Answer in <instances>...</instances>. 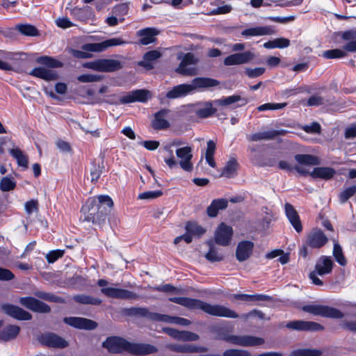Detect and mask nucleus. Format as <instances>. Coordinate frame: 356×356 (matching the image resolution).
Returning a JSON list of instances; mask_svg holds the SVG:
<instances>
[{"instance_id":"c85d7f7f","label":"nucleus","mask_w":356,"mask_h":356,"mask_svg":"<svg viewBox=\"0 0 356 356\" xmlns=\"http://www.w3.org/2000/svg\"><path fill=\"white\" fill-rule=\"evenodd\" d=\"M127 314L131 316H139L147 318L149 320L159 321L161 314L150 312L147 309L143 307H132L127 310Z\"/></svg>"},{"instance_id":"bb28decb","label":"nucleus","mask_w":356,"mask_h":356,"mask_svg":"<svg viewBox=\"0 0 356 356\" xmlns=\"http://www.w3.org/2000/svg\"><path fill=\"white\" fill-rule=\"evenodd\" d=\"M161 55V53L158 50L149 51L144 54L143 60L140 61L138 65L147 70H152L154 68L153 62L160 58Z\"/></svg>"},{"instance_id":"6e6d98bb","label":"nucleus","mask_w":356,"mask_h":356,"mask_svg":"<svg viewBox=\"0 0 356 356\" xmlns=\"http://www.w3.org/2000/svg\"><path fill=\"white\" fill-rule=\"evenodd\" d=\"M220 339L230 342L234 345L243 346V336L228 334L224 335Z\"/></svg>"},{"instance_id":"473e14b6","label":"nucleus","mask_w":356,"mask_h":356,"mask_svg":"<svg viewBox=\"0 0 356 356\" xmlns=\"http://www.w3.org/2000/svg\"><path fill=\"white\" fill-rule=\"evenodd\" d=\"M335 170L330 167H317L314 168L313 171L309 173L313 178H321L323 179H330L335 174Z\"/></svg>"},{"instance_id":"4468645a","label":"nucleus","mask_w":356,"mask_h":356,"mask_svg":"<svg viewBox=\"0 0 356 356\" xmlns=\"http://www.w3.org/2000/svg\"><path fill=\"white\" fill-rule=\"evenodd\" d=\"M176 155L180 159L179 164L180 167L186 172H191L193 166L191 162L193 157L192 149L186 146L177 149Z\"/></svg>"},{"instance_id":"de8ad7c7","label":"nucleus","mask_w":356,"mask_h":356,"mask_svg":"<svg viewBox=\"0 0 356 356\" xmlns=\"http://www.w3.org/2000/svg\"><path fill=\"white\" fill-rule=\"evenodd\" d=\"M17 30L23 35L27 36L38 35V29L33 25L19 24L17 26Z\"/></svg>"},{"instance_id":"58836bf2","label":"nucleus","mask_w":356,"mask_h":356,"mask_svg":"<svg viewBox=\"0 0 356 356\" xmlns=\"http://www.w3.org/2000/svg\"><path fill=\"white\" fill-rule=\"evenodd\" d=\"M9 152L12 156L16 159L18 165L24 168L28 167V158L20 149L13 148Z\"/></svg>"},{"instance_id":"1a4fd4ad","label":"nucleus","mask_w":356,"mask_h":356,"mask_svg":"<svg viewBox=\"0 0 356 356\" xmlns=\"http://www.w3.org/2000/svg\"><path fill=\"white\" fill-rule=\"evenodd\" d=\"M197 61L193 54L187 53L183 56L175 72L184 76H195L197 74V70L195 66Z\"/></svg>"},{"instance_id":"cd10ccee","label":"nucleus","mask_w":356,"mask_h":356,"mask_svg":"<svg viewBox=\"0 0 356 356\" xmlns=\"http://www.w3.org/2000/svg\"><path fill=\"white\" fill-rule=\"evenodd\" d=\"M20 332V327L16 325H8L0 330V341H9L15 339Z\"/></svg>"},{"instance_id":"4be33fe9","label":"nucleus","mask_w":356,"mask_h":356,"mask_svg":"<svg viewBox=\"0 0 356 356\" xmlns=\"http://www.w3.org/2000/svg\"><path fill=\"white\" fill-rule=\"evenodd\" d=\"M168 348L172 351L180 353H205L208 351V348L205 346L189 343L170 344Z\"/></svg>"},{"instance_id":"09e8293b","label":"nucleus","mask_w":356,"mask_h":356,"mask_svg":"<svg viewBox=\"0 0 356 356\" xmlns=\"http://www.w3.org/2000/svg\"><path fill=\"white\" fill-rule=\"evenodd\" d=\"M264 343V339L260 337L243 335V346H255L262 345Z\"/></svg>"},{"instance_id":"79ce46f5","label":"nucleus","mask_w":356,"mask_h":356,"mask_svg":"<svg viewBox=\"0 0 356 356\" xmlns=\"http://www.w3.org/2000/svg\"><path fill=\"white\" fill-rule=\"evenodd\" d=\"M74 300L81 304H88L92 305H99L102 303V300L88 295H78L74 297Z\"/></svg>"},{"instance_id":"13d9d810","label":"nucleus","mask_w":356,"mask_h":356,"mask_svg":"<svg viewBox=\"0 0 356 356\" xmlns=\"http://www.w3.org/2000/svg\"><path fill=\"white\" fill-rule=\"evenodd\" d=\"M223 356H252L250 352L241 349H228L224 351Z\"/></svg>"},{"instance_id":"ddd939ff","label":"nucleus","mask_w":356,"mask_h":356,"mask_svg":"<svg viewBox=\"0 0 356 356\" xmlns=\"http://www.w3.org/2000/svg\"><path fill=\"white\" fill-rule=\"evenodd\" d=\"M151 97L149 90L138 89L128 92L120 99V104H129L136 102H146Z\"/></svg>"},{"instance_id":"7c9ffc66","label":"nucleus","mask_w":356,"mask_h":356,"mask_svg":"<svg viewBox=\"0 0 356 356\" xmlns=\"http://www.w3.org/2000/svg\"><path fill=\"white\" fill-rule=\"evenodd\" d=\"M228 202L225 199H216L212 201L211 204L207 209V215L209 217H216L219 210L227 208Z\"/></svg>"},{"instance_id":"f704fd0d","label":"nucleus","mask_w":356,"mask_h":356,"mask_svg":"<svg viewBox=\"0 0 356 356\" xmlns=\"http://www.w3.org/2000/svg\"><path fill=\"white\" fill-rule=\"evenodd\" d=\"M104 170V165L102 161H94L90 170L91 182H97L102 175Z\"/></svg>"},{"instance_id":"680f3d73","label":"nucleus","mask_w":356,"mask_h":356,"mask_svg":"<svg viewBox=\"0 0 356 356\" xmlns=\"http://www.w3.org/2000/svg\"><path fill=\"white\" fill-rule=\"evenodd\" d=\"M265 72V68L256 67L254 69L247 67L245 68V73L249 78H256L262 75Z\"/></svg>"},{"instance_id":"393cba45","label":"nucleus","mask_w":356,"mask_h":356,"mask_svg":"<svg viewBox=\"0 0 356 356\" xmlns=\"http://www.w3.org/2000/svg\"><path fill=\"white\" fill-rule=\"evenodd\" d=\"M159 31L154 28H146L140 30L137 35L140 37V43L143 45H147L156 41L155 36Z\"/></svg>"},{"instance_id":"f3484780","label":"nucleus","mask_w":356,"mask_h":356,"mask_svg":"<svg viewBox=\"0 0 356 356\" xmlns=\"http://www.w3.org/2000/svg\"><path fill=\"white\" fill-rule=\"evenodd\" d=\"M327 237L322 230L314 229L307 234V245L312 248H321L327 243Z\"/></svg>"},{"instance_id":"dca6fc26","label":"nucleus","mask_w":356,"mask_h":356,"mask_svg":"<svg viewBox=\"0 0 356 356\" xmlns=\"http://www.w3.org/2000/svg\"><path fill=\"white\" fill-rule=\"evenodd\" d=\"M19 302L26 308L35 312L49 313L51 310L47 304L32 297L21 298Z\"/></svg>"},{"instance_id":"a211bd4d","label":"nucleus","mask_w":356,"mask_h":356,"mask_svg":"<svg viewBox=\"0 0 356 356\" xmlns=\"http://www.w3.org/2000/svg\"><path fill=\"white\" fill-rule=\"evenodd\" d=\"M286 327L291 330L303 331H321L324 330V327L318 323L304 321L289 322Z\"/></svg>"},{"instance_id":"4d7b16f0","label":"nucleus","mask_w":356,"mask_h":356,"mask_svg":"<svg viewBox=\"0 0 356 356\" xmlns=\"http://www.w3.org/2000/svg\"><path fill=\"white\" fill-rule=\"evenodd\" d=\"M356 193V186H353L346 188L339 195L341 202H346L350 197H351Z\"/></svg>"},{"instance_id":"8fccbe9b","label":"nucleus","mask_w":356,"mask_h":356,"mask_svg":"<svg viewBox=\"0 0 356 356\" xmlns=\"http://www.w3.org/2000/svg\"><path fill=\"white\" fill-rule=\"evenodd\" d=\"M322 56L327 59H333L343 58L346 56V54L342 49H334L323 51Z\"/></svg>"},{"instance_id":"f257e3e1","label":"nucleus","mask_w":356,"mask_h":356,"mask_svg":"<svg viewBox=\"0 0 356 356\" xmlns=\"http://www.w3.org/2000/svg\"><path fill=\"white\" fill-rule=\"evenodd\" d=\"M169 300L190 309H200L211 316L231 318H236L238 317V315L234 311L225 306L220 305H211L198 299L174 297L170 298Z\"/></svg>"},{"instance_id":"9b49d317","label":"nucleus","mask_w":356,"mask_h":356,"mask_svg":"<svg viewBox=\"0 0 356 356\" xmlns=\"http://www.w3.org/2000/svg\"><path fill=\"white\" fill-rule=\"evenodd\" d=\"M254 57V54L250 51L238 52L227 56L224 60V65L229 66L246 64L251 62Z\"/></svg>"},{"instance_id":"a878e982","label":"nucleus","mask_w":356,"mask_h":356,"mask_svg":"<svg viewBox=\"0 0 356 356\" xmlns=\"http://www.w3.org/2000/svg\"><path fill=\"white\" fill-rule=\"evenodd\" d=\"M120 61L114 59H99V72H111L120 70Z\"/></svg>"},{"instance_id":"b1692460","label":"nucleus","mask_w":356,"mask_h":356,"mask_svg":"<svg viewBox=\"0 0 356 356\" xmlns=\"http://www.w3.org/2000/svg\"><path fill=\"white\" fill-rule=\"evenodd\" d=\"M284 209L287 218L296 231L297 232H302V227L301 222L295 208L291 204L286 203L284 205Z\"/></svg>"},{"instance_id":"bf43d9fd","label":"nucleus","mask_w":356,"mask_h":356,"mask_svg":"<svg viewBox=\"0 0 356 356\" xmlns=\"http://www.w3.org/2000/svg\"><path fill=\"white\" fill-rule=\"evenodd\" d=\"M199 335L189 331H181L179 340L184 341H195L199 339Z\"/></svg>"},{"instance_id":"69168bd1","label":"nucleus","mask_w":356,"mask_h":356,"mask_svg":"<svg viewBox=\"0 0 356 356\" xmlns=\"http://www.w3.org/2000/svg\"><path fill=\"white\" fill-rule=\"evenodd\" d=\"M15 277L14 274L6 268H0V280L9 281Z\"/></svg>"},{"instance_id":"052dcab7","label":"nucleus","mask_w":356,"mask_h":356,"mask_svg":"<svg viewBox=\"0 0 356 356\" xmlns=\"http://www.w3.org/2000/svg\"><path fill=\"white\" fill-rule=\"evenodd\" d=\"M78 81L82 83H92L100 81L101 76L96 74H82L78 76Z\"/></svg>"},{"instance_id":"2eb2a0df","label":"nucleus","mask_w":356,"mask_h":356,"mask_svg":"<svg viewBox=\"0 0 356 356\" xmlns=\"http://www.w3.org/2000/svg\"><path fill=\"white\" fill-rule=\"evenodd\" d=\"M39 340L42 344L51 348H64L68 346L65 339L54 333L42 334Z\"/></svg>"},{"instance_id":"c756f323","label":"nucleus","mask_w":356,"mask_h":356,"mask_svg":"<svg viewBox=\"0 0 356 356\" xmlns=\"http://www.w3.org/2000/svg\"><path fill=\"white\" fill-rule=\"evenodd\" d=\"M280 134H282V131L272 129L267 131L248 135L247 138L249 141L256 142L263 140H271Z\"/></svg>"},{"instance_id":"49530a36","label":"nucleus","mask_w":356,"mask_h":356,"mask_svg":"<svg viewBox=\"0 0 356 356\" xmlns=\"http://www.w3.org/2000/svg\"><path fill=\"white\" fill-rule=\"evenodd\" d=\"M37 62L41 65L49 67H60L63 66L62 62L49 56H41L37 59Z\"/></svg>"},{"instance_id":"423d86ee","label":"nucleus","mask_w":356,"mask_h":356,"mask_svg":"<svg viewBox=\"0 0 356 356\" xmlns=\"http://www.w3.org/2000/svg\"><path fill=\"white\" fill-rule=\"evenodd\" d=\"M334 266V262L330 257L321 256L317 260L315 268L309 273V277L312 283L317 286H323V282L318 277L331 273Z\"/></svg>"},{"instance_id":"e433bc0d","label":"nucleus","mask_w":356,"mask_h":356,"mask_svg":"<svg viewBox=\"0 0 356 356\" xmlns=\"http://www.w3.org/2000/svg\"><path fill=\"white\" fill-rule=\"evenodd\" d=\"M207 244L209 246V250L205 255L206 259L211 262L222 261L223 255L218 252L213 241H208Z\"/></svg>"},{"instance_id":"864d4df0","label":"nucleus","mask_w":356,"mask_h":356,"mask_svg":"<svg viewBox=\"0 0 356 356\" xmlns=\"http://www.w3.org/2000/svg\"><path fill=\"white\" fill-rule=\"evenodd\" d=\"M287 105L286 103H266L257 107L259 111H265L267 110H278L284 108Z\"/></svg>"},{"instance_id":"6e6552de","label":"nucleus","mask_w":356,"mask_h":356,"mask_svg":"<svg viewBox=\"0 0 356 356\" xmlns=\"http://www.w3.org/2000/svg\"><path fill=\"white\" fill-rule=\"evenodd\" d=\"M302 310L305 312L325 318H341L343 317V313L339 309L325 305H308L304 306Z\"/></svg>"},{"instance_id":"a19ab883","label":"nucleus","mask_w":356,"mask_h":356,"mask_svg":"<svg viewBox=\"0 0 356 356\" xmlns=\"http://www.w3.org/2000/svg\"><path fill=\"white\" fill-rule=\"evenodd\" d=\"M322 353L318 349L300 348L293 350L289 356H321Z\"/></svg>"},{"instance_id":"5701e85b","label":"nucleus","mask_w":356,"mask_h":356,"mask_svg":"<svg viewBox=\"0 0 356 356\" xmlns=\"http://www.w3.org/2000/svg\"><path fill=\"white\" fill-rule=\"evenodd\" d=\"M169 113L170 110L165 108L156 113L154 115V119L152 122V127L156 130L168 128L170 127V123L166 118Z\"/></svg>"},{"instance_id":"37998d69","label":"nucleus","mask_w":356,"mask_h":356,"mask_svg":"<svg viewBox=\"0 0 356 356\" xmlns=\"http://www.w3.org/2000/svg\"><path fill=\"white\" fill-rule=\"evenodd\" d=\"M159 321L166 322L169 323L178 324L184 326H187L191 324V321L184 318L174 317L168 315L161 314Z\"/></svg>"},{"instance_id":"0eeeda50","label":"nucleus","mask_w":356,"mask_h":356,"mask_svg":"<svg viewBox=\"0 0 356 356\" xmlns=\"http://www.w3.org/2000/svg\"><path fill=\"white\" fill-rule=\"evenodd\" d=\"M97 284L102 287L101 292L108 298L122 300H136L139 298L138 295L127 289L106 286L108 281L106 280L100 279Z\"/></svg>"},{"instance_id":"9d476101","label":"nucleus","mask_w":356,"mask_h":356,"mask_svg":"<svg viewBox=\"0 0 356 356\" xmlns=\"http://www.w3.org/2000/svg\"><path fill=\"white\" fill-rule=\"evenodd\" d=\"M232 235L233 229L232 227L221 222L215 232V242L220 245L227 246L231 243Z\"/></svg>"},{"instance_id":"c9c22d12","label":"nucleus","mask_w":356,"mask_h":356,"mask_svg":"<svg viewBox=\"0 0 356 356\" xmlns=\"http://www.w3.org/2000/svg\"><path fill=\"white\" fill-rule=\"evenodd\" d=\"M216 112V109L213 108L212 103L210 102L203 104L202 107H199L195 111V115L200 118H206L212 115Z\"/></svg>"},{"instance_id":"2f4dec72","label":"nucleus","mask_w":356,"mask_h":356,"mask_svg":"<svg viewBox=\"0 0 356 356\" xmlns=\"http://www.w3.org/2000/svg\"><path fill=\"white\" fill-rule=\"evenodd\" d=\"M30 75L47 81L56 80L58 77L57 74L54 71L44 67H35L30 72Z\"/></svg>"},{"instance_id":"39448f33","label":"nucleus","mask_w":356,"mask_h":356,"mask_svg":"<svg viewBox=\"0 0 356 356\" xmlns=\"http://www.w3.org/2000/svg\"><path fill=\"white\" fill-rule=\"evenodd\" d=\"M127 42L121 38H114L98 43H87L81 46L82 51L70 49V54L76 58H90V52H102L114 46L124 44Z\"/></svg>"},{"instance_id":"3c124183","label":"nucleus","mask_w":356,"mask_h":356,"mask_svg":"<svg viewBox=\"0 0 356 356\" xmlns=\"http://www.w3.org/2000/svg\"><path fill=\"white\" fill-rule=\"evenodd\" d=\"M333 255L336 261L341 265L345 266L347 263L346 259L343 254L341 247L337 243L334 244Z\"/></svg>"},{"instance_id":"7ed1b4c3","label":"nucleus","mask_w":356,"mask_h":356,"mask_svg":"<svg viewBox=\"0 0 356 356\" xmlns=\"http://www.w3.org/2000/svg\"><path fill=\"white\" fill-rule=\"evenodd\" d=\"M103 204L111 208L113 202L108 195H99L97 198L88 199L81 208L84 220L99 225L103 223L106 218V209Z\"/></svg>"},{"instance_id":"338daca9","label":"nucleus","mask_w":356,"mask_h":356,"mask_svg":"<svg viewBox=\"0 0 356 356\" xmlns=\"http://www.w3.org/2000/svg\"><path fill=\"white\" fill-rule=\"evenodd\" d=\"M25 210L28 214H31L33 211L38 209V202L36 200H31L25 203Z\"/></svg>"},{"instance_id":"c03bdc74","label":"nucleus","mask_w":356,"mask_h":356,"mask_svg":"<svg viewBox=\"0 0 356 356\" xmlns=\"http://www.w3.org/2000/svg\"><path fill=\"white\" fill-rule=\"evenodd\" d=\"M185 228L187 232L195 236H200L206 232L205 229L194 222H188Z\"/></svg>"},{"instance_id":"774afa93","label":"nucleus","mask_w":356,"mask_h":356,"mask_svg":"<svg viewBox=\"0 0 356 356\" xmlns=\"http://www.w3.org/2000/svg\"><path fill=\"white\" fill-rule=\"evenodd\" d=\"M323 104V99L317 95L312 96L309 98L307 105L309 106H318Z\"/></svg>"},{"instance_id":"20e7f679","label":"nucleus","mask_w":356,"mask_h":356,"mask_svg":"<svg viewBox=\"0 0 356 356\" xmlns=\"http://www.w3.org/2000/svg\"><path fill=\"white\" fill-rule=\"evenodd\" d=\"M219 85V81L204 77H197L192 80L190 84L183 83L174 86L166 94L168 99H178L193 93L197 89L215 87Z\"/></svg>"},{"instance_id":"f03ea898","label":"nucleus","mask_w":356,"mask_h":356,"mask_svg":"<svg viewBox=\"0 0 356 356\" xmlns=\"http://www.w3.org/2000/svg\"><path fill=\"white\" fill-rule=\"evenodd\" d=\"M103 346L113 353L126 351L132 355H143L157 352L158 349L150 344L143 343H131L118 337H108L103 342Z\"/></svg>"},{"instance_id":"72a5a7b5","label":"nucleus","mask_w":356,"mask_h":356,"mask_svg":"<svg viewBox=\"0 0 356 356\" xmlns=\"http://www.w3.org/2000/svg\"><path fill=\"white\" fill-rule=\"evenodd\" d=\"M182 144H183V143L181 140H175L169 143L168 145H166L164 147V149L165 151L168 152L170 154L169 157L164 159L165 163L169 168H173L177 165V162L176 161V160L173 156V154H172V147L180 146Z\"/></svg>"},{"instance_id":"0e129e2a","label":"nucleus","mask_w":356,"mask_h":356,"mask_svg":"<svg viewBox=\"0 0 356 356\" xmlns=\"http://www.w3.org/2000/svg\"><path fill=\"white\" fill-rule=\"evenodd\" d=\"M341 326L344 330L356 333V321L355 320H345L341 323Z\"/></svg>"},{"instance_id":"5fc2aeb1","label":"nucleus","mask_w":356,"mask_h":356,"mask_svg":"<svg viewBox=\"0 0 356 356\" xmlns=\"http://www.w3.org/2000/svg\"><path fill=\"white\" fill-rule=\"evenodd\" d=\"M162 195L163 192L161 191H150L140 193L138 198L140 200H153L159 197Z\"/></svg>"},{"instance_id":"ea45409f","label":"nucleus","mask_w":356,"mask_h":356,"mask_svg":"<svg viewBox=\"0 0 356 356\" xmlns=\"http://www.w3.org/2000/svg\"><path fill=\"white\" fill-rule=\"evenodd\" d=\"M243 100V103L241 106L245 105L247 103V100L242 99L239 95H232L227 97L216 99L213 102L218 106H229L238 101Z\"/></svg>"},{"instance_id":"6ab92c4d","label":"nucleus","mask_w":356,"mask_h":356,"mask_svg":"<svg viewBox=\"0 0 356 356\" xmlns=\"http://www.w3.org/2000/svg\"><path fill=\"white\" fill-rule=\"evenodd\" d=\"M64 322L78 329L91 330L97 327L95 321L81 317H67L64 318Z\"/></svg>"},{"instance_id":"4c0bfd02","label":"nucleus","mask_w":356,"mask_h":356,"mask_svg":"<svg viewBox=\"0 0 356 356\" xmlns=\"http://www.w3.org/2000/svg\"><path fill=\"white\" fill-rule=\"evenodd\" d=\"M295 159L299 164L307 165H316L320 163L318 157L310 154H296Z\"/></svg>"},{"instance_id":"412c9836","label":"nucleus","mask_w":356,"mask_h":356,"mask_svg":"<svg viewBox=\"0 0 356 356\" xmlns=\"http://www.w3.org/2000/svg\"><path fill=\"white\" fill-rule=\"evenodd\" d=\"M254 243L250 241H243L238 243L236 250V259L245 261L250 258L252 253Z\"/></svg>"},{"instance_id":"f8f14e48","label":"nucleus","mask_w":356,"mask_h":356,"mask_svg":"<svg viewBox=\"0 0 356 356\" xmlns=\"http://www.w3.org/2000/svg\"><path fill=\"white\" fill-rule=\"evenodd\" d=\"M1 309L6 314L17 320L28 321L32 318L30 313L12 304H2Z\"/></svg>"},{"instance_id":"aec40b11","label":"nucleus","mask_w":356,"mask_h":356,"mask_svg":"<svg viewBox=\"0 0 356 356\" xmlns=\"http://www.w3.org/2000/svg\"><path fill=\"white\" fill-rule=\"evenodd\" d=\"M275 33L273 26H252L249 27L241 31V35L246 38L256 36L270 35Z\"/></svg>"},{"instance_id":"e2e57ef3","label":"nucleus","mask_w":356,"mask_h":356,"mask_svg":"<svg viewBox=\"0 0 356 356\" xmlns=\"http://www.w3.org/2000/svg\"><path fill=\"white\" fill-rule=\"evenodd\" d=\"M64 254V250H56L50 251L46 254V259L49 263H54L58 259L62 257Z\"/></svg>"},{"instance_id":"603ef678","label":"nucleus","mask_w":356,"mask_h":356,"mask_svg":"<svg viewBox=\"0 0 356 356\" xmlns=\"http://www.w3.org/2000/svg\"><path fill=\"white\" fill-rule=\"evenodd\" d=\"M16 183L8 177H4L0 181V189L2 191H10L15 188Z\"/></svg>"},{"instance_id":"a18cd8bd","label":"nucleus","mask_w":356,"mask_h":356,"mask_svg":"<svg viewBox=\"0 0 356 356\" xmlns=\"http://www.w3.org/2000/svg\"><path fill=\"white\" fill-rule=\"evenodd\" d=\"M237 167L238 163L236 159H231L224 168L222 175L228 178L233 177L236 173Z\"/></svg>"}]
</instances>
